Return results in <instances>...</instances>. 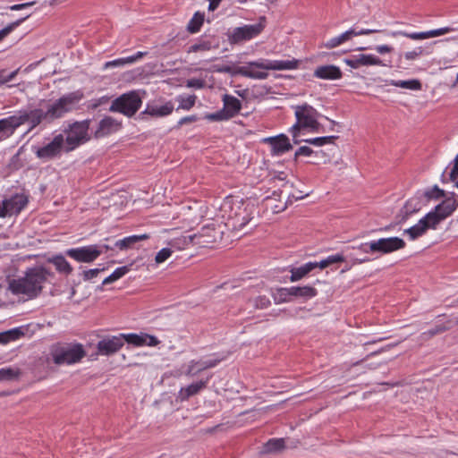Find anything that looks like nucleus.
Returning a JSON list of instances; mask_svg holds the SVG:
<instances>
[{"mask_svg": "<svg viewBox=\"0 0 458 458\" xmlns=\"http://www.w3.org/2000/svg\"><path fill=\"white\" fill-rule=\"evenodd\" d=\"M123 346L121 334L111 338H104L98 343V351L102 355H112Z\"/></svg>", "mask_w": 458, "mask_h": 458, "instance_id": "aec40b11", "label": "nucleus"}, {"mask_svg": "<svg viewBox=\"0 0 458 458\" xmlns=\"http://www.w3.org/2000/svg\"><path fill=\"white\" fill-rule=\"evenodd\" d=\"M144 340L147 342L145 345L157 346L160 341L154 335L148 334H143Z\"/></svg>", "mask_w": 458, "mask_h": 458, "instance_id": "680f3d73", "label": "nucleus"}, {"mask_svg": "<svg viewBox=\"0 0 458 458\" xmlns=\"http://www.w3.org/2000/svg\"><path fill=\"white\" fill-rule=\"evenodd\" d=\"M313 154H315L318 157L320 154H324V152L322 150L314 151L311 148L308 146H301L295 151L294 160L296 161L297 158L301 156L310 157Z\"/></svg>", "mask_w": 458, "mask_h": 458, "instance_id": "a18cd8bd", "label": "nucleus"}, {"mask_svg": "<svg viewBox=\"0 0 458 458\" xmlns=\"http://www.w3.org/2000/svg\"><path fill=\"white\" fill-rule=\"evenodd\" d=\"M148 239H149V235L147 233L140 235H131L116 241L114 246L121 250H125L133 248L137 242Z\"/></svg>", "mask_w": 458, "mask_h": 458, "instance_id": "bb28decb", "label": "nucleus"}, {"mask_svg": "<svg viewBox=\"0 0 458 458\" xmlns=\"http://www.w3.org/2000/svg\"><path fill=\"white\" fill-rule=\"evenodd\" d=\"M27 203V197L19 194H15L10 199H4L1 205L3 217L19 214L26 207Z\"/></svg>", "mask_w": 458, "mask_h": 458, "instance_id": "dca6fc26", "label": "nucleus"}, {"mask_svg": "<svg viewBox=\"0 0 458 458\" xmlns=\"http://www.w3.org/2000/svg\"><path fill=\"white\" fill-rule=\"evenodd\" d=\"M208 381L209 377H207L204 380H199L185 387H182L178 393V399L181 401H186L190 397L198 394L200 391L207 387Z\"/></svg>", "mask_w": 458, "mask_h": 458, "instance_id": "b1692460", "label": "nucleus"}, {"mask_svg": "<svg viewBox=\"0 0 458 458\" xmlns=\"http://www.w3.org/2000/svg\"><path fill=\"white\" fill-rule=\"evenodd\" d=\"M62 153H65L64 136L63 133L55 135L49 143L37 148L35 150L36 157L43 161L60 157Z\"/></svg>", "mask_w": 458, "mask_h": 458, "instance_id": "9b49d317", "label": "nucleus"}, {"mask_svg": "<svg viewBox=\"0 0 458 458\" xmlns=\"http://www.w3.org/2000/svg\"><path fill=\"white\" fill-rule=\"evenodd\" d=\"M196 98L197 97L195 95H191L188 97L179 96L177 100L179 101L180 104L177 109H191L195 106Z\"/></svg>", "mask_w": 458, "mask_h": 458, "instance_id": "79ce46f5", "label": "nucleus"}, {"mask_svg": "<svg viewBox=\"0 0 458 458\" xmlns=\"http://www.w3.org/2000/svg\"><path fill=\"white\" fill-rule=\"evenodd\" d=\"M325 260L327 262V267H329L335 263L344 262L345 257L343 254L337 253L335 255L328 256L327 258L325 259Z\"/></svg>", "mask_w": 458, "mask_h": 458, "instance_id": "4d7b16f0", "label": "nucleus"}, {"mask_svg": "<svg viewBox=\"0 0 458 458\" xmlns=\"http://www.w3.org/2000/svg\"><path fill=\"white\" fill-rule=\"evenodd\" d=\"M225 357H216L213 359H208V360H191L189 361L187 365V369L184 371V374L188 377H195L198 374L201 373L202 371L215 368L217 366Z\"/></svg>", "mask_w": 458, "mask_h": 458, "instance_id": "2eb2a0df", "label": "nucleus"}, {"mask_svg": "<svg viewBox=\"0 0 458 458\" xmlns=\"http://www.w3.org/2000/svg\"><path fill=\"white\" fill-rule=\"evenodd\" d=\"M204 81L200 79H191L187 81L188 87L201 89L204 87Z\"/></svg>", "mask_w": 458, "mask_h": 458, "instance_id": "69168bd1", "label": "nucleus"}, {"mask_svg": "<svg viewBox=\"0 0 458 458\" xmlns=\"http://www.w3.org/2000/svg\"><path fill=\"white\" fill-rule=\"evenodd\" d=\"M199 119V116L197 114H191V115L184 116V117L181 118L178 121L177 125L175 127L176 128H180V127H182L184 124L195 123Z\"/></svg>", "mask_w": 458, "mask_h": 458, "instance_id": "bf43d9fd", "label": "nucleus"}, {"mask_svg": "<svg viewBox=\"0 0 458 458\" xmlns=\"http://www.w3.org/2000/svg\"><path fill=\"white\" fill-rule=\"evenodd\" d=\"M122 127V123L111 116H106L98 123V129L94 132L96 139L103 138L113 132L117 131Z\"/></svg>", "mask_w": 458, "mask_h": 458, "instance_id": "412c9836", "label": "nucleus"}, {"mask_svg": "<svg viewBox=\"0 0 458 458\" xmlns=\"http://www.w3.org/2000/svg\"><path fill=\"white\" fill-rule=\"evenodd\" d=\"M457 178H458V153L454 160V166L450 172V180L452 182H454V181H456Z\"/></svg>", "mask_w": 458, "mask_h": 458, "instance_id": "e2e57ef3", "label": "nucleus"}, {"mask_svg": "<svg viewBox=\"0 0 458 458\" xmlns=\"http://www.w3.org/2000/svg\"><path fill=\"white\" fill-rule=\"evenodd\" d=\"M392 85L413 90H419L421 89V83L419 80L397 81H393Z\"/></svg>", "mask_w": 458, "mask_h": 458, "instance_id": "a19ab883", "label": "nucleus"}, {"mask_svg": "<svg viewBox=\"0 0 458 458\" xmlns=\"http://www.w3.org/2000/svg\"><path fill=\"white\" fill-rule=\"evenodd\" d=\"M105 267L102 268H92L82 272L81 276L84 281H89L98 276L101 271H104Z\"/></svg>", "mask_w": 458, "mask_h": 458, "instance_id": "5fc2aeb1", "label": "nucleus"}, {"mask_svg": "<svg viewBox=\"0 0 458 458\" xmlns=\"http://www.w3.org/2000/svg\"><path fill=\"white\" fill-rule=\"evenodd\" d=\"M315 264H312V262H308L299 267H293L290 270L291 276L290 280L292 282H296L301 279H302L304 276H306L310 272H311L313 269H315Z\"/></svg>", "mask_w": 458, "mask_h": 458, "instance_id": "c85d7f7f", "label": "nucleus"}, {"mask_svg": "<svg viewBox=\"0 0 458 458\" xmlns=\"http://www.w3.org/2000/svg\"><path fill=\"white\" fill-rule=\"evenodd\" d=\"M446 330H447V327L445 325H443V324L437 325L435 327H433L426 332H423L421 334L420 337L422 338V340L428 341L430 338L434 337L435 335L442 334V333L445 332Z\"/></svg>", "mask_w": 458, "mask_h": 458, "instance_id": "37998d69", "label": "nucleus"}, {"mask_svg": "<svg viewBox=\"0 0 458 458\" xmlns=\"http://www.w3.org/2000/svg\"><path fill=\"white\" fill-rule=\"evenodd\" d=\"M300 61L297 59L292 60H267L259 59L257 61L249 62L246 66H237L235 72L250 79L265 80L268 77V72L262 71H255L254 69L262 70H293L297 69Z\"/></svg>", "mask_w": 458, "mask_h": 458, "instance_id": "7ed1b4c3", "label": "nucleus"}, {"mask_svg": "<svg viewBox=\"0 0 458 458\" xmlns=\"http://www.w3.org/2000/svg\"><path fill=\"white\" fill-rule=\"evenodd\" d=\"M263 29L264 26L260 23L234 28L227 34L228 41L230 44L234 45L250 40L260 34Z\"/></svg>", "mask_w": 458, "mask_h": 458, "instance_id": "ddd939ff", "label": "nucleus"}, {"mask_svg": "<svg viewBox=\"0 0 458 458\" xmlns=\"http://www.w3.org/2000/svg\"><path fill=\"white\" fill-rule=\"evenodd\" d=\"M372 241L369 242H364V243H361L360 244L358 247H352V249H358L359 250H360L361 252L363 253H372V254H376V250H374L372 248Z\"/></svg>", "mask_w": 458, "mask_h": 458, "instance_id": "052dcab7", "label": "nucleus"}, {"mask_svg": "<svg viewBox=\"0 0 458 458\" xmlns=\"http://www.w3.org/2000/svg\"><path fill=\"white\" fill-rule=\"evenodd\" d=\"M204 17L203 13L196 12L187 25V30L191 34L199 32L204 22Z\"/></svg>", "mask_w": 458, "mask_h": 458, "instance_id": "7c9ffc66", "label": "nucleus"}, {"mask_svg": "<svg viewBox=\"0 0 458 458\" xmlns=\"http://www.w3.org/2000/svg\"><path fill=\"white\" fill-rule=\"evenodd\" d=\"M321 114L308 104L295 106L296 123L293 124L294 130H309L312 132H318L321 124L318 119Z\"/></svg>", "mask_w": 458, "mask_h": 458, "instance_id": "0eeeda50", "label": "nucleus"}, {"mask_svg": "<svg viewBox=\"0 0 458 458\" xmlns=\"http://www.w3.org/2000/svg\"><path fill=\"white\" fill-rule=\"evenodd\" d=\"M121 337H123V342H126L129 344L133 346H144L146 344V341L144 340L143 334H121Z\"/></svg>", "mask_w": 458, "mask_h": 458, "instance_id": "e433bc0d", "label": "nucleus"}, {"mask_svg": "<svg viewBox=\"0 0 458 458\" xmlns=\"http://www.w3.org/2000/svg\"><path fill=\"white\" fill-rule=\"evenodd\" d=\"M441 204H444L448 208V211L454 213L458 207V196L452 193L450 197L445 198Z\"/></svg>", "mask_w": 458, "mask_h": 458, "instance_id": "09e8293b", "label": "nucleus"}, {"mask_svg": "<svg viewBox=\"0 0 458 458\" xmlns=\"http://www.w3.org/2000/svg\"><path fill=\"white\" fill-rule=\"evenodd\" d=\"M301 131V130H294L293 129V125L290 129V132L292 134L293 141L294 144H299L301 141H304V140H301L300 139Z\"/></svg>", "mask_w": 458, "mask_h": 458, "instance_id": "774afa93", "label": "nucleus"}, {"mask_svg": "<svg viewBox=\"0 0 458 458\" xmlns=\"http://www.w3.org/2000/svg\"><path fill=\"white\" fill-rule=\"evenodd\" d=\"M380 30H370V29H362L360 30H355L354 29H350L349 30L342 33L338 37L343 44L345 41L351 39L352 37H353V36L369 35V34L377 33Z\"/></svg>", "mask_w": 458, "mask_h": 458, "instance_id": "72a5a7b5", "label": "nucleus"}, {"mask_svg": "<svg viewBox=\"0 0 458 458\" xmlns=\"http://www.w3.org/2000/svg\"><path fill=\"white\" fill-rule=\"evenodd\" d=\"M126 64H131L130 60L128 57L123 58H118L113 61L106 62L104 64L105 69L113 68V67H119V66H124Z\"/></svg>", "mask_w": 458, "mask_h": 458, "instance_id": "864d4df0", "label": "nucleus"}, {"mask_svg": "<svg viewBox=\"0 0 458 458\" xmlns=\"http://www.w3.org/2000/svg\"><path fill=\"white\" fill-rule=\"evenodd\" d=\"M217 47H218V44L213 45V43L210 40L200 39L198 43L191 45L190 47L188 52L189 53H191V52H194V53L204 52V51H208L211 48Z\"/></svg>", "mask_w": 458, "mask_h": 458, "instance_id": "4c0bfd02", "label": "nucleus"}, {"mask_svg": "<svg viewBox=\"0 0 458 458\" xmlns=\"http://www.w3.org/2000/svg\"><path fill=\"white\" fill-rule=\"evenodd\" d=\"M434 211L439 215V216L445 220L446 217L450 216L453 213L448 211V208L444 206V204L439 203L434 208Z\"/></svg>", "mask_w": 458, "mask_h": 458, "instance_id": "6e6d98bb", "label": "nucleus"}, {"mask_svg": "<svg viewBox=\"0 0 458 458\" xmlns=\"http://www.w3.org/2000/svg\"><path fill=\"white\" fill-rule=\"evenodd\" d=\"M21 369L18 368H3L0 369V382L1 381H14L19 378Z\"/></svg>", "mask_w": 458, "mask_h": 458, "instance_id": "c9c22d12", "label": "nucleus"}, {"mask_svg": "<svg viewBox=\"0 0 458 458\" xmlns=\"http://www.w3.org/2000/svg\"><path fill=\"white\" fill-rule=\"evenodd\" d=\"M271 88L266 85H254L252 86L251 97L254 98H258L263 97L270 92Z\"/></svg>", "mask_w": 458, "mask_h": 458, "instance_id": "de8ad7c7", "label": "nucleus"}, {"mask_svg": "<svg viewBox=\"0 0 458 458\" xmlns=\"http://www.w3.org/2000/svg\"><path fill=\"white\" fill-rule=\"evenodd\" d=\"M173 251L171 249L169 248H163L162 250H160L157 255H156V258H155V261L157 263V264H160V263H163L165 262L168 258H170V256L172 255Z\"/></svg>", "mask_w": 458, "mask_h": 458, "instance_id": "603ef678", "label": "nucleus"}, {"mask_svg": "<svg viewBox=\"0 0 458 458\" xmlns=\"http://www.w3.org/2000/svg\"><path fill=\"white\" fill-rule=\"evenodd\" d=\"M20 69H16L12 72H7L5 69L0 70V87L11 81H13L15 76L18 74Z\"/></svg>", "mask_w": 458, "mask_h": 458, "instance_id": "8fccbe9b", "label": "nucleus"}, {"mask_svg": "<svg viewBox=\"0 0 458 458\" xmlns=\"http://www.w3.org/2000/svg\"><path fill=\"white\" fill-rule=\"evenodd\" d=\"M426 232L427 229L425 227L424 222L420 219L416 225L408 229H405L403 233L408 234L409 238L413 241L424 235Z\"/></svg>", "mask_w": 458, "mask_h": 458, "instance_id": "2f4dec72", "label": "nucleus"}, {"mask_svg": "<svg viewBox=\"0 0 458 458\" xmlns=\"http://www.w3.org/2000/svg\"><path fill=\"white\" fill-rule=\"evenodd\" d=\"M317 289L310 285L282 287L277 289L275 301L276 303L288 302L291 301L293 298L310 300L317 296Z\"/></svg>", "mask_w": 458, "mask_h": 458, "instance_id": "1a4fd4ad", "label": "nucleus"}, {"mask_svg": "<svg viewBox=\"0 0 458 458\" xmlns=\"http://www.w3.org/2000/svg\"><path fill=\"white\" fill-rule=\"evenodd\" d=\"M422 54H423V47H418L415 49H413L412 51L406 52L404 54V57H405V59L411 61V60H415L416 58L420 56Z\"/></svg>", "mask_w": 458, "mask_h": 458, "instance_id": "13d9d810", "label": "nucleus"}, {"mask_svg": "<svg viewBox=\"0 0 458 458\" xmlns=\"http://www.w3.org/2000/svg\"><path fill=\"white\" fill-rule=\"evenodd\" d=\"M285 448L284 438H271L265 443L261 448L260 454H270L282 452Z\"/></svg>", "mask_w": 458, "mask_h": 458, "instance_id": "cd10ccee", "label": "nucleus"}, {"mask_svg": "<svg viewBox=\"0 0 458 458\" xmlns=\"http://www.w3.org/2000/svg\"><path fill=\"white\" fill-rule=\"evenodd\" d=\"M224 106L221 110L206 114L210 121H225L235 117L242 109V102L235 97L225 94L222 98Z\"/></svg>", "mask_w": 458, "mask_h": 458, "instance_id": "9d476101", "label": "nucleus"}, {"mask_svg": "<svg viewBox=\"0 0 458 458\" xmlns=\"http://www.w3.org/2000/svg\"><path fill=\"white\" fill-rule=\"evenodd\" d=\"M452 31H454V28L444 27V28L426 31V35H427V38H429L442 36V35H445V34L452 32Z\"/></svg>", "mask_w": 458, "mask_h": 458, "instance_id": "3c124183", "label": "nucleus"}, {"mask_svg": "<svg viewBox=\"0 0 458 458\" xmlns=\"http://www.w3.org/2000/svg\"><path fill=\"white\" fill-rule=\"evenodd\" d=\"M341 44H342V42H341L339 37H335V38H332L331 39H329L327 42H326L324 44V46L327 48H334V47L340 46Z\"/></svg>", "mask_w": 458, "mask_h": 458, "instance_id": "338daca9", "label": "nucleus"}, {"mask_svg": "<svg viewBox=\"0 0 458 458\" xmlns=\"http://www.w3.org/2000/svg\"><path fill=\"white\" fill-rule=\"evenodd\" d=\"M420 209V203L416 199H410L406 201L400 213L397 215L398 223L405 222L412 214Z\"/></svg>", "mask_w": 458, "mask_h": 458, "instance_id": "a878e982", "label": "nucleus"}, {"mask_svg": "<svg viewBox=\"0 0 458 458\" xmlns=\"http://www.w3.org/2000/svg\"><path fill=\"white\" fill-rule=\"evenodd\" d=\"M223 230L221 225H216L215 223L208 224L200 228V230L192 235L183 236L182 241L183 244H195L201 247H207L208 245L216 242L222 239Z\"/></svg>", "mask_w": 458, "mask_h": 458, "instance_id": "39448f33", "label": "nucleus"}, {"mask_svg": "<svg viewBox=\"0 0 458 458\" xmlns=\"http://www.w3.org/2000/svg\"><path fill=\"white\" fill-rule=\"evenodd\" d=\"M376 254L385 255L405 248V242L399 237L380 238L372 241Z\"/></svg>", "mask_w": 458, "mask_h": 458, "instance_id": "4468645a", "label": "nucleus"}, {"mask_svg": "<svg viewBox=\"0 0 458 458\" xmlns=\"http://www.w3.org/2000/svg\"><path fill=\"white\" fill-rule=\"evenodd\" d=\"M24 335L21 327L13 328L0 333V344H5L12 341L18 340Z\"/></svg>", "mask_w": 458, "mask_h": 458, "instance_id": "c756f323", "label": "nucleus"}, {"mask_svg": "<svg viewBox=\"0 0 458 458\" xmlns=\"http://www.w3.org/2000/svg\"><path fill=\"white\" fill-rule=\"evenodd\" d=\"M344 62L352 69H359L361 66L370 65L385 66L383 61L373 55L360 54L350 58H345Z\"/></svg>", "mask_w": 458, "mask_h": 458, "instance_id": "6ab92c4d", "label": "nucleus"}, {"mask_svg": "<svg viewBox=\"0 0 458 458\" xmlns=\"http://www.w3.org/2000/svg\"><path fill=\"white\" fill-rule=\"evenodd\" d=\"M424 222L427 231L428 229L435 230L437 225L443 221V219L434 210L428 212L424 217L421 218Z\"/></svg>", "mask_w": 458, "mask_h": 458, "instance_id": "473e14b6", "label": "nucleus"}, {"mask_svg": "<svg viewBox=\"0 0 458 458\" xmlns=\"http://www.w3.org/2000/svg\"><path fill=\"white\" fill-rule=\"evenodd\" d=\"M262 142L271 146V154L273 156L282 155L293 148L289 138L285 134H279L273 137H267L262 140Z\"/></svg>", "mask_w": 458, "mask_h": 458, "instance_id": "f3484780", "label": "nucleus"}, {"mask_svg": "<svg viewBox=\"0 0 458 458\" xmlns=\"http://www.w3.org/2000/svg\"><path fill=\"white\" fill-rule=\"evenodd\" d=\"M246 304L250 308H253L255 310H263V309H267V307H269L271 304V301L267 296L259 295L253 299H249L247 301Z\"/></svg>", "mask_w": 458, "mask_h": 458, "instance_id": "f704fd0d", "label": "nucleus"}, {"mask_svg": "<svg viewBox=\"0 0 458 458\" xmlns=\"http://www.w3.org/2000/svg\"><path fill=\"white\" fill-rule=\"evenodd\" d=\"M83 97L81 90H76L47 103L45 108H33L30 111L21 109L13 115L0 119V140L12 136L17 128L26 123H30L29 131L40 124L53 123L55 120H59L66 114L75 110Z\"/></svg>", "mask_w": 458, "mask_h": 458, "instance_id": "f257e3e1", "label": "nucleus"}, {"mask_svg": "<svg viewBox=\"0 0 458 458\" xmlns=\"http://www.w3.org/2000/svg\"><path fill=\"white\" fill-rule=\"evenodd\" d=\"M174 109V106L172 101H167L164 105L150 102L147 104L145 110L140 114V118L143 119L146 114L153 118L165 117L171 114Z\"/></svg>", "mask_w": 458, "mask_h": 458, "instance_id": "a211bd4d", "label": "nucleus"}, {"mask_svg": "<svg viewBox=\"0 0 458 458\" xmlns=\"http://www.w3.org/2000/svg\"><path fill=\"white\" fill-rule=\"evenodd\" d=\"M29 17H30V14H28L25 17H22L21 19H18L15 21L9 23L7 26H5L4 29H2L0 30V42L5 37H7L11 32H13L16 28H18Z\"/></svg>", "mask_w": 458, "mask_h": 458, "instance_id": "58836bf2", "label": "nucleus"}, {"mask_svg": "<svg viewBox=\"0 0 458 458\" xmlns=\"http://www.w3.org/2000/svg\"><path fill=\"white\" fill-rule=\"evenodd\" d=\"M47 262L53 264L58 273L65 276L70 275L73 270L72 267L63 254H56L48 258Z\"/></svg>", "mask_w": 458, "mask_h": 458, "instance_id": "393cba45", "label": "nucleus"}, {"mask_svg": "<svg viewBox=\"0 0 458 458\" xmlns=\"http://www.w3.org/2000/svg\"><path fill=\"white\" fill-rule=\"evenodd\" d=\"M102 254V250L96 244L67 249L64 255L80 263H92Z\"/></svg>", "mask_w": 458, "mask_h": 458, "instance_id": "f8f14e48", "label": "nucleus"}, {"mask_svg": "<svg viewBox=\"0 0 458 458\" xmlns=\"http://www.w3.org/2000/svg\"><path fill=\"white\" fill-rule=\"evenodd\" d=\"M91 120L75 121L70 123L64 129L65 153L75 150L80 146L89 142L91 140L89 126Z\"/></svg>", "mask_w": 458, "mask_h": 458, "instance_id": "20e7f679", "label": "nucleus"}, {"mask_svg": "<svg viewBox=\"0 0 458 458\" xmlns=\"http://www.w3.org/2000/svg\"><path fill=\"white\" fill-rule=\"evenodd\" d=\"M338 136L331 135V136H323V137H317V138H310L304 140V142L309 143L310 145L314 146H323L326 144L333 143L335 140H337Z\"/></svg>", "mask_w": 458, "mask_h": 458, "instance_id": "ea45409f", "label": "nucleus"}, {"mask_svg": "<svg viewBox=\"0 0 458 458\" xmlns=\"http://www.w3.org/2000/svg\"><path fill=\"white\" fill-rule=\"evenodd\" d=\"M55 277V273L44 266L29 267L22 277L8 282V290L14 295H24L31 300L37 298L44 284Z\"/></svg>", "mask_w": 458, "mask_h": 458, "instance_id": "f03ea898", "label": "nucleus"}, {"mask_svg": "<svg viewBox=\"0 0 458 458\" xmlns=\"http://www.w3.org/2000/svg\"><path fill=\"white\" fill-rule=\"evenodd\" d=\"M52 356L55 364L70 365L81 361L86 356V351L81 344L72 343L56 347Z\"/></svg>", "mask_w": 458, "mask_h": 458, "instance_id": "6e6552de", "label": "nucleus"}, {"mask_svg": "<svg viewBox=\"0 0 458 458\" xmlns=\"http://www.w3.org/2000/svg\"><path fill=\"white\" fill-rule=\"evenodd\" d=\"M252 219L250 212L247 208H239V211L235 212L233 216L229 218L227 225L231 226L234 231L242 230Z\"/></svg>", "mask_w": 458, "mask_h": 458, "instance_id": "4be33fe9", "label": "nucleus"}, {"mask_svg": "<svg viewBox=\"0 0 458 458\" xmlns=\"http://www.w3.org/2000/svg\"><path fill=\"white\" fill-rule=\"evenodd\" d=\"M423 195L426 197L428 200L429 199H438L445 196V192L444 190L440 189L437 185H435L430 190L426 191Z\"/></svg>", "mask_w": 458, "mask_h": 458, "instance_id": "c03bdc74", "label": "nucleus"}, {"mask_svg": "<svg viewBox=\"0 0 458 458\" xmlns=\"http://www.w3.org/2000/svg\"><path fill=\"white\" fill-rule=\"evenodd\" d=\"M314 76L323 80H339L343 72L338 66L328 64L318 66L314 71Z\"/></svg>", "mask_w": 458, "mask_h": 458, "instance_id": "5701e85b", "label": "nucleus"}, {"mask_svg": "<svg viewBox=\"0 0 458 458\" xmlns=\"http://www.w3.org/2000/svg\"><path fill=\"white\" fill-rule=\"evenodd\" d=\"M130 270L129 267L128 266H123V267H117L114 272V277L116 278V280L120 279L121 277H123L126 273H128Z\"/></svg>", "mask_w": 458, "mask_h": 458, "instance_id": "0e129e2a", "label": "nucleus"}, {"mask_svg": "<svg viewBox=\"0 0 458 458\" xmlns=\"http://www.w3.org/2000/svg\"><path fill=\"white\" fill-rule=\"evenodd\" d=\"M392 36L393 37L403 36V37H406V38L413 39V40H420V39H426L427 38L426 31H424V32H412V33H408V32H405V31H394V32H392Z\"/></svg>", "mask_w": 458, "mask_h": 458, "instance_id": "49530a36", "label": "nucleus"}, {"mask_svg": "<svg viewBox=\"0 0 458 458\" xmlns=\"http://www.w3.org/2000/svg\"><path fill=\"white\" fill-rule=\"evenodd\" d=\"M142 98L139 90H131L123 93L113 100L109 111L123 114L127 117H132L140 108Z\"/></svg>", "mask_w": 458, "mask_h": 458, "instance_id": "423d86ee", "label": "nucleus"}]
</instances>
